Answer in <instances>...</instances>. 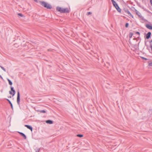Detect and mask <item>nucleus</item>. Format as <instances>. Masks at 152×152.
Masks as SVG:
<instances>
[{
	"instance_id": "f8f14e48",
	"label": "nucleus",
	"mask_w": 152,
	"mask_h": 152,
	"mask_svg": "<svg viewBox=\"0 0 152 152\" xmlns=\"http://www.w3.org/2000/svg\"><path fill=\"white\" fill-rule=\"evenodd\" d=\"M46 122L48 124H51L53 123V121H52L50 120H48L46 121Z\"/></svg>"
},
{
	"instance_id": "39448f33",
	"label": "nucleus",
	"mask_w": 152,
	"mask_h": 152,
	"mask_svg": "<svg viewBox=\"0 0 152 152\" xmlns=\"http://www.w3.org/2000/svg\"><path fill=\"white\" fill-rule=\"evenodd\" d=\"M136 14L139 17L142 19L144 20V17L141 15V14L137 10H136Z\"/></svg>"
},
{
	"instance_id": "f3484780",
	"label": "nucleus",
	"mask_w": 152,
	"mask_h": 152,
	"mask_svg": "<svg viewBox=\"0 0 152 152\" xmlns=\"http://www.w3.org/2000/svg\"><path fill=\"white\" fill-rule=\"evenodd\" d=\"M77 136L80 137H82L83 136V135L82 134H78L77 135Z\"/></svg>"
},
{
	"instance_id": "423d86ee",
	"label": "nucleus",
	"mask_w": 152,
	"mask_h": 152,
	"mask_svg": "<svg viewBox=\"0 0 152 152\" xmlns=\"http://www.w3.org/2000/svg\"><path fill=\"white\" fill-rule=\"evenodd\" d=\"M148 29L152 30V25L147 24L145 26Z\"/></svg>"
},
{
	"instance_id": "4468645a",
	"label": "nucleus",
	"mask_w": 152,
	"mask_h": 152,
	"mask_svg": "<svg viewBox=\"0 0 152 152\" xmlns=\"http://www.w3.org/2000/svg\"><path fill=\"white\" fill-rule=\"evenodd\" d=\"M7 80L9 82V84L10 85H12V82L9 79H8Z\"/></svg>"
},
{
	"instance_id": "c85d7f7f",
	"label": "nucleus",
	"mask_w": 152,
	"mask_h": 152,
	"mask_svg": "<svg viewBox=\"0 0 152 152\" xmlns=\"http://www.w3.org/2000/svg\"><path fill=\"white\" fill-rule=\"evenodd\" d=\"M152 42V39L151 40V41L150 42V43H151V42Z\"/></svg>"
},
{
	"instance_id": "412c9836",
	"label": "nucleus",
	"mask_w": 152,
	"mask_h": 152,
	"mask_svg": "<svg viewBox=\"0 0 152 152\" xmlns=\"http://www.w3.org/2000/svg\"><path fill=\"white\" fill-rule=\"evenodd\" d=\"M18 15L20 16L21 17H23V15H22L21 14H20V13H19L18 14Z\"/></svg>"
},
{
	"instance_id": "f03ea898",
	"label": "nucleus",
	"mask_w": 152,
	"mask_h": 152,
	"mask_svg": "<svg viewBox=\"0 0 152 152\" xmlns=\"http://www.w3.org/2000/svg\"><path fill=\"white\" fill-rule=\"evenodd\" d=\"M40 4L42 5L47 9H51L52 8L51 5L44 1H41Z\"/></svg>"
},
{
	"instance_id": "4be33fe9",
	"label": "nucleus",
	"mask_w": 152,
	"mask_h": 152,
	"mask_svg": "<svg viewBox=\"0 0 152 152\" xmlns=\"http://www.w3.org/2000/svg\"><path fill=\"white\" fill-rule=\"evenodd\" d=\"M142 58L144 60H147V59L146 58H144V57H142Z\"/></svg>"
},
{
	"instance_id": "b1692460",
	"label": "nucleus",
	"mask_w": 152,
	"mask_h": 152,
	"mask_svg": "<svg viewBox=\"0 0 152 152\" xmlns=\"http://www.w3.org/2000/svg\"><path fill=\"white\" fill-rule=\"evenodd\" d=\"M9 93L10 94H12H12H13V93H12L11 91H9Z\"/></svg>"
},
{
	"instance_id": "a211bd4d",
	"label": "nucleus",
	"mask_w": 152,
	"mask_h": 152,
	"mask_svg": "<svg viewBox=\"0 0 152 152\" xmlns=\"http://www.w3.org/2000/svg\"><path fill=\"white\" fill-rule=\"evenodd\" d=\"M91 14H92L91 12H87V15H89Z\"/></svg>"
},
{
	"instance_id": "a878e982",
	"label": "nucleus",
	"mask_w": 152,
	"mask_h": 152,
	"mask_svg": "<svg viewBox=\"0 0 152 152\" xmlns=\"http://www.w3.org/2000/svg\"><path fill=\"white\" fill-rule=\"evenodd\" d=\"M39 149H37L36 151V152H39Z\"/></svg>"
},
{
	"instance_id": "1a4fd4ad",
	"label": "nucleus",
	"mask_w": 152,
	"mask_h": 152,
	"mask_svg": "<svg viewBox=\"0 0 152 152\" xmlns=\"http://www.w3.org/2000/svg\"><path fill=\"white\" fill-rule=\"evenodd\" d=\"M11 91L13 92L12 96H14L15 93V91L14 89V88L12 87H11Z\"/></svg>"
},
{
	"instance_id": "7ed1b4c3",
	"label": "nucleus",
	"mask_w": 152,
	"mask_h": 152,
	"mask_svg": "<svg viewBox=\"0 0 152 152\" xmlns=\"http://www.w3.org/2000/svg\"><path fill=\"white\" fill-rule=\"evenodd\" d=\"M112 4L114 7L116 8L117 10L119 12H121V9L119 7L118 4L116 3V2L114 0H111Z\"/></svg>"
},
{
	"instance_id": "f257e3e1",
	"label": "nucleus",
	"mask_w": 152,
	"mask_h": 152,
	"mask_svg": "<svg viewBox=\"0 0 152 152\" xmlns=\"http://www.w3.org/2000/svg\"><path fill=\"white\" fill-rule=\"evenodd\" d=\"M56 10L61 13H68L69 10L68 8H62L59 7H56Z\"/></svg>"
},
{
	"instance_id": "5701e85b",
	"label": "nucleus",
	"mask_w": 152,
	"mask_h": 152,
	"mask_svg": "<svg viewBox=\"0 0 152 152\" xmlns=\"http://www.w3.org/2000/svg\"><path fill=\"white\" fill-rule=\"evenodd\" d=\"M132 35H133L132 34V33L130 34V37H132Z\"/></svg>"
},
{
	"instance_id": "0eeeda50",
	"label": "nucleus",
	"mask_w": 152,
	"mask_h": 152,
	"mask_svg": "<svg viewBox=\"0 0 152 152\" xmlns=\"http://www.w3.org/2000/svg\"><path fill=\"white\" fill-rule=\"evenodd\" d=\"M151 33L150 32H148V33L146 35V38L147 39H149L151 36Z\"/></svg>"
},
{
	"instance_id": "9b49d317",
	"label": "nucleus",
	"mask_w": 152,
	"mask_h": 152,
	"mask_svg": "<svg viewBox=\"0 0 152 152\" xmlns=\"http://www.w3.org/2000/svg\"><path fill=\"white\" fill-rule=\"evenodd\" d=\"M6 100L10 104V106H11L12 109L13 110V105H12V104L11 102V101L9 99H6Z\"/></svg>"
},
{
	"instance_id": "bb28decb",
	"label": "nucleus",
	"mask_w": 152,
	"mask_h": 152,
	"mask_svg": "<svg viewBox=\"0 0 152 152\" xmlns=\"http://www.w3.org/2000/svg\"><path fill=\"white\" fill-rule=\"evenodd\" d=\"M0 78H1V79H3V77H2L1 76V75H0Z\"/></svg>"
},
{
	"instance_id": "2eb2a0df",
	"label": "nucleus",
	"mask_w": 152,
	"mask_h": 152,
	"mask_svg": "<svg viewBox=\"0 0 152 152\" xmlns=\"http://www.w3.org/2000/svg\"><path fill=\"white\" fill-rule=\"evenodd\" d=\"M39 111L40 113H46V111L45 110H39Z\"/></svg>"
},
{
	"instance_id": "c756f323",
	"label": "nucleus",
	"mask_w": 152,
	"mask_h": 152,
	"mask_svg": "<svg viewBox=\"0 0 152 152\" xmlns=\"http://www.w3.org/2000/svg\"><path fill=\"white\" fill-rule=\"evenodd\" d=\"M9 98H11V96H10L9 97Z\"/></svg>"
},
{
	"instance_id": "20e7f679",
	"label": "nucleus",
	"mask_w": 152,
	"mask_h": 152,
	"mask_svg": "<svg viewBox=\"0 0 152 152\" xmlns=\"http://www.w3.org/2000/svg\"><path fill=\"white\" fill-rule=\"evenodd\" d=\"M17 101L18 104L19 105L20 103V95L19 91L18 92Z\"/></svg>"
},
{
	"instance_id": "7c9ffc66",
	"label": "nucleus",
	"mask_w": 152,
	"mask_h": 152,
	"mask_svg": "<svg viewBox=\"0 0 152 152\" xmlns=\"http://www.w3.org/2000/svg\"><path fill=\"white\" fill-rule=\"evenodd\" d=\"M48 50V51H50V49H49Z\"/></svg>"
},
{
	"instance_id": "9d476101",
	"label": "nucleus",
	"mask_w": 152,
	"mask_h": 152,
	"mask_svg": "<svg viewBox=\"0 0 152 152\" xmlns=\"http://www.w3.org/2000/svg\"><path fill=\"white\" fill-rule=\"evenodd\" d=\"M126 12L129 15V16H130L132 17V18H133V16L131 14L130 12L128 10H127L126 11Z\"/></svg>"
},
{
	"instance_id": "cd10ccee",
	"label": "nucleus",
	"mask_w": 152,
	"mask_h": 152,
	"mask_svg": "<svg viewBox=\"0 0 152 152\" xmlns=\"http://www.w3.org/2000/svg\"><path fill=\"white\" fill-rule=\"evenodd\" d=\"M137 34H140V33L139 32H137Z\"/></svg>"
},
{
	"instance_id": "dca6fc26",
	"label": "nucleus",
	"mask_w": 152,
	"mask_h": 152,
	"mask_svg": "<svg viewBox=\"0 0 152 152\" xmlns=\"http://www.w3.org/2000/svg\"><path fill=\"white\" fill-rule=\"evenodd\" d=\"M0 67L1 68V69L3 70L4 72H6V70L3 67L1 66L0 65Z\"/></svg>"
},
{
	"instance_id": "6ab92c4d",
	"label": "nucleus",
	"mask_w": 152,
	"mask_h": 152,
	"mask_svg": "<svg viewBox=\"0 0 152 152\" xmlns=\"http://www.w3.org/2000/svg\"><path fill=\"white\" fill-rule=\"evenodd\" d=\"M129 23H126V24L125 26L126 28H127L129 26Z\"/></svg>"
},
{
	"instance_id": "aec40b11",
	"label": "nucleus",
	"mask_w": 152,
	"mask_h": 152,
	"mask_svg": "<svg viewBox=\"0 0 152 152\" xmlns=\"http://www.w3.org/2000/svg\"><path fill=\"white\" fill-rule=\"evenodd\" d=\"M148 65L150 66H152V62L149 63Z\"/></svg>"
},
{
	"instance_id": "393cba45",
	"label": "nucleus",
	"mask_w": 152,
	"mask_h": 152,
	"mask_svg": "<svg viewBox=\"0 0 152 152\" xmlns=\"http://www.w3.org/2000/svg\"><path fill=\"white\" fill-rule=\"evenodd\" d=\"M150 3L151 4V6H152V0H151L150 1Z\"/></svg>"
},
{
	"instance_id": "ddd939ff",
	"label": "nucleus",
	"mask_w": 152,
	"mask_h": 152,
	"mask_svg": "<svg viewBox=\"0 0 152 152\" xmlns=\"http://www.w3.org/2000/svg\"><path fill=\"white\" fill-rule=\"evenodd\" d=\"M19 133L20 134V135L23 137L24 139H26V136L24 133L22 132H19Z\"/></svg>"
},
{
	"instance_id": "6e6552de",
	"label": "nucleus",
	"mask_w": 152,
	"mask_h": 152,
	"mask_svg": "<svg viewBox=\"0 0 152 152\" xmlns=\"http://www.w3.org/2000/svg\"><path fill=\"white\" fill-rule=\"evenodd\" d=\"M25 126L28 129H30L31 131H32L33 129L32 126L27 125H25Z\"/></svg>"
}]
</instances>
